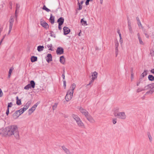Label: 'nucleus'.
<instances>
[{"mask_svg":"<svg viewBox=\"0 0 154 154\" xmlns=\"http://www.w3.org/2000/svg\"><path fill=\"white\" fill-rule=\"evenodd\" d=\"M78 109H79L80 112L82 113V114L85 115V117L88 116L89 114L88 112L85 109H83L82 107H79Z\"/></svg>","mask_w":154,"mask_h":154,"instance_id":"4","label":"nucleus"},{"mask_svg":"<svg viewBox=\"0 0 154 154\" xmlns=\"http://www.w3.org/2000/svg\"><path fill=\"white\" fill-rule=\"evenodd\" d=\"M56 53L57 54H62L63 53V49L61 47H58L56 50Z\"/></svg>","mask_w":154,"mask_h":154,"instance_id":"9","label":"nucleus"},{"mask_svg":"<svg viewBox=\"0 0 154 154\" xmlns=\"http://www.w3.org/2000/svg\"><path fill=\"white\" fill-rule=\"evenodd\" d=\"M14 21V20L12 17H11L10 20V24L9 27V30L8 31V34L10 33L13 25V23Z\"/></svg>","mask_w":154,"mask_h":154,"instance_id":"7","label":"nucleus"},{"mask_svg":"<svg viewBox=\"0 0 154 154\" xmlns=\"http://www.w3.org/2000/svg\"><path fill=\"white\" fill-rule=\"evenodd\" d=\"M41 25L44 27L45 29H47L49 27V25L45 21L41 19L40 21Z\"/></svg>","mask_w":154,"mask_h":154,"instance_id":"6","label":"nucleus"},{"mask_svg":"<svg viewBox=\"0 0 154 154\" xmlns=\"http://www.w3.org/2000/svg\"><path fill=\"white\" fill-rule=\"evenodd\" d=\"M20 7V6L18 4H17L16 5V10L15 12V16H17V11H18L19 10Z\"/></svg>","mask_w":154,"mask_h":154,"instance_id":"26","label":"nucleus"},{"mask_svg":"<svg viewBox=\"0 0 154 154\" xmlns=\"http://www.w3.org/2000/svg\"><path fill=\"white\" fill-rule=\"evenodd\" d=\"M76 123L79 127L82 128H85V125L81 119L77 122Z\"/></svg>","mask_w":154,"mask_h":154,"instance_id":"12","label":"nucleus"},{"mask_svg":"<svg viewBox=\"0 0 154 154\" xmlns=\"http://www.w3.org/2000/svg\"><path fill=\"white\" fill-rule=\"evenodd\" d=\"M150 71L151 73L154 74V69H152Z\"/></svg>","mask_w":154,"mask_h":154,"instance_id":"58","label":"nucleus"},{"mask_svg":"<svg viewBox=\"0 0 154 154\" xmlns=\"http://www.w3.org/2000/svg\"><path fill=\"white\" fill-rule=\"evenodd\" d=\"M50 32H51V33H50V35L52 37H54V38H55V37H56L55 35L54 34H52L51 33H53V32L51 31Z\"/></svg>","mask_w":154,"mask_h":154,"instance_id":"50","label":"nucleus"},{"mask_svg":"<svg viewBox=\"0 0 154 154\" xmlns=\"http://www.w3.org/2000/svg\"><path fill=\"white\" fill-rule=\"evenodd\" d=\"M128 25L130 33L131 34H133V31L131 27V23L128 18Z\"/></svg>","mask_w":154,"mask_h":154,"instance_id":"5","label":"nucleus"},{"mask_svg":"<svg viewBox=\"0 0 154 154\" xmlns=\"http://www.w3.org/2000/svg\"><path fill=\"white\" fill-rule=\"evenodd\" d=\"M47 46L48 48H49V50H51V51H53L54 50L52 48V45L51 44L48 45Z\"/></svg>","mask_w":154,"mask_h":154,"instance_id":"32","label":"nucleus"},{"mask_svg":"<svg viewBox=\"0 0 154 154\" xmlns=\"http://www.w3.org/2000/svg\"><path fill=\"white\" fill-rule=\"evenodd\" d=\"M3 95V93L1 89L0 88V97H2Z\"/></svg>","mask_w":154,"mask_h":154,"instance_id":"49","label":"nucleus"},{"mask_svg":"<svg viewBox=\"0 0 154 154\" xmlns=\"http://www.w3.org/2000/svg\"><path fill=\"white\" fill-rule=\"evenodd\" d=\"M94 79H91V80L90 81L89 83L88 84L91 85H93L92 83L94 82Z\"/></svg>","mask_w":154,"mask_h":154,"instance_id":"48","label":"nucleus"},{"mask_svg":"<svg viewBox=\"0 0 154 154\" xmlns=\"http://www.w3.org/2000/svg\"><path fill=\"white\" fill-rule=\"evenodd\" d=\"M44 47L43 46L39 45L37 47V50L38 51L40 52L42 51L43 50Z\"/></svg>","mask_w":154,"mask_h":154,"instance_id":"24","label":"nucleus"},{"mask_svg":"<svg viewBox=\"0 0 154 154\" xmlns=\"http://www.w3.org/2000/svg\"><path fill=\"white\" fill-rule=\"evenodd\" d=\"M62 25H60L59 24H58V29L59 30H61V26Z\"/></svg>","mask_w":154,"mask_h":154,"instance_id":"60","label":"nucleus"},{"mask_svg":"<svg viewBox=\"0 0 154 154\" xmlns=\"http://www.w3.org/2000/svg\"><path fill=\"white\" fill-rule=\"evenodd\" d=\"M149 89H150V88H149V85H147L144 88H143V89H144V91H145V90Z\"/></svg>","mask_w":154,"mask_h":154,"instance_id":"42","label":"nucleus"},{"mask_svg":"<svg viewBox=\"0 0 154 154\" xmlns=\"http://www.w3.org/2000/svg\"><path fill=\"white\" fill-rule=\"evenodd\" d=\"M72 117L76 121V122H78L79 120H80L79 117L77 115L75 114H72Z\"/></svg>","mask_w":154,"mask_h":154,"instance_id":"15","label":"nucleus"},{"mask_svg":"<svg viewBox=\"0 0 154 154\" xmlns=\"http://www.w3.org/2000/svg\"><path fill=\"white\" fill-rule=\"evenodd\" d=\"M62 148L63 149L64 151L66 153V154H70V152L69 150L68 149H67L64 146H62Z\"/></svg>","mask_w":154,"mask_h":154,"instance_id":"20","label":"nucleus"},{"mask_svg":"<svg viewBox=\"0 0 154 154\" xmlns=\"http://www.w3.org/2000/svg\"><path fill=\"white\" fill-rule=\"evenodd\" d=\"M137 24L138 26L139 27H140L142 29L143 28V26L140 22H138Z\"/></svg>","mask_w":154,"mask_h":154,"instance_id":"43","label":"nucleus"},{"mask_svg":"<svg viewBox=\"0 0 154 154\" xmlns=\"http://www.w3.org/2000/svg\"><path fill=\"white\" fill-rule=\"evenodd\" d=\"M20 115V112H19L18 110H17L15 112V113L13 114V116L16 119Z\"/></svg>","mask_w":154,"mask_h":154,"instance_id":"14","label":"nucleus"},{"mask_svg":"<svg viewBox=\"0 0 154 154\" xmlns=\"http://www.w3.org/2000/svg\"><path fill=\"white\" fill-rule=\"evenodd\" d=\"M49 20L51 23L52 24H53L54 22V17L53 16L52 14H51L50 15V17L49 19Z\"/></svg>","mask_w":154,"mask_h":154,"instance_id":"21","label":"nucleus"},{"mask_svg":"<svg viewBox=\"0 0 154 154\" xmlns=\"http://www.w3.org/2000/svg\"><path fill=\"white\" fill-rule=\"evenodd\" d=\"M65 76L64 74V73H63V74H62V77L63 79H65Z\"/></svg>","mask_w":154,"mask_h":154,"instance_id":"63","label":"nucleus"},{"mask_svg":"<svg viewBox=\"0 0 154 154\" xmlns=\"http://www.w3.org/2000/svg\"><path fill=\"white\" fill-rule=\"evenodd\" d=\"M18 98V97H16V103L17 105H20L21 104V101L20 100H19Z\"/></svg>","mask_w":154,"mask_h":154,"instance_id":"30","label":"nucleus"},{"mask_svg":"<svg viewBox=\"0 0 154 154\" xmlns=\"http://www.w3.org/2000/svg\"><path fill=\"white\" fill-rule=\"evenodd\" d=\"M70 91H68L67 92L66 94L65 97V99L67 102L70 100L73 97V93Z\"/></svg>","mask_w":154,"mask_h":154,"instance_id":"3","label":"nucleus"},{"mask_svg":"<svg viewBox=\"0 0 154 154\" xmlns=\"http://www.w3.org/2000/svg\"><path fill=\"white\" fill-rule=\"evenodd\" d=\"M29 84L30 86L32 87V88H34L35 87V83L33 80H31Z\"/></svg>","mask_w":154,"mask_h":154,"instance_id":"23","label":"nucleus"},{"mask_svg":"<svg viewBox=\"0 0 154 154\" xmlns=\"http://www.w3.org/2000/svg\"><path fill=\"white\" fill-rule=\"evenodd\" d=\"M81 23L82 25L86 26L87 25L86 21L84 20L83 19L81 20Z\"/></svg>","mask_w":154,"mask_h":154,"instance_id":"29","label":"nucleus"},{"mask_svg":"<svg viewBox=\"0 0 154 154\" xmlns=\"http://www.w3.org/2000/svg\"><path fill=\"white\" fill-rule=\"evenodd\" d=\"M93 0H87L85 2V4L86 5H89V2L90 1H92Z\"/></svg>","mask_w":154,"mask_h":154,"instance_id":"46","label":"nucleus"},{"mask_svg":"<svg viewBox=\"0 0 154 154\" xmlns=\"http://www.w3.org/2000/svg\"><path fill=\"white\" fill-rule=\"evenodd\" d=\"M154 91V90L153 89H151L150 90L147 91L146 94H148L149 93H150L151 94H152L153 93Z\"/></svg>","mask_w":154,"mask_h":154,"instance_id":"34","label":"nucleus"},{"mask_svg":"<svg viewBox=\"0 0 154 154\" xmlns=\"http://www.w3.org/2000/svg\"><path fill=\"white\" fill-rule=\"evenodd\" d=\"M9 109L7 108V109L6 110V114L7 116H8V114L9 113Z\"/></svg>","mask_w":154,"mask_h":154,"instance_id":"55","label":"nucleus"},{"mask_svg":"<svg viewBox=\"0 0 154 154\" xmlns=\"http://www.w3.org/2000/svg\"><path fill=\"white\" fill-rule=\"evenodd\" d=\"M63 86L64 87V88H66V81L64 80H63Z\"/></svg>","mask_w":154,"mask_h":154,"instance_id":"45","label":"nucleus"},{"mask_svg":"<svg viewBox=\"0 0 154 154\" xmlns=\"http://www.w3.org/2000/svg\"><path fill=\"white\" fill-rule=\"evenodd\" d=\"M140 44L141 45H143L144 43L143 42L141 38H138Z\"/></svg>","mask_w":154,"mask_h":154,"instance_id":"39","label":"nucleus"},{"mask_svg":"<svg viewBox=\"0 0 154 154\" xmlns=\"http://www.w3.org/2000/svg\"><path fill=\"white\" fill-rule=\"evenodd\" d=\"M112 123L114 124H115L116 123V119H115L112 120Z\"/></svg>","mask_w":154,"mask_h":154,"instance_id":"53","label":"nucleus"},{"mask_svg":"<svg viewBox=\"0 0 154 154\" xmlns=\"http://www.w3.org/2000/svg\"><path fill=\"white\" fill-rule=\"evenodd\" d=\"M76 85L75 83H73L72 84L71 87L70 88V89L68 90L69 91H71V92L73 93L74 90L75 88Z\"/></svg>","mask_w":154,"mask_h":154,"instance_id":"18","label":"nucleus"},{"mask_svg":"<svg viewBox=\"0 0 154 154\" xmlns=\"http://www.w3.org/2000/svg\"><path fill=\"white\" fill-rule=\"evenodd\" d=\"M24 109H23V108H21L20 109L18 110L19 112H20V115L22 114L24 112V110H23Z\"/></svg>","mask_w":154,"mask_h":154,"instance_id":"40","label":"nucleus"},{"mask_svg":"<svg viewBox=\"0 0 154 154\" xmlns=\"http://www.w3.org/2000/svg\"><path fill=\"white\" fill-rule=\"evenodd\" d=\"M64 34L65 35H66L68 33L70 32V29L67 27L66 26L64 27L63 28Z\"/></svg>","mask_w":154,"mask_h":154,"instance_id":"11","label":"nucleus"},{"mask_svg":"<svg viewBox=\"0 0 154 154\" xmlns=\"http://www.w3.org/2000/svg\"><path fill=\"white\" fill-rule=\"evenodd\" d=\"M12 106V104L11 102L8 103L7 108L9 109V107H11Z\"/></svg>","mask_w":154,"mask_h":154,"instance_id":"41","label":"nucleus"},{"mask_svg":"<svg viewBox=\"0 0 154 154\" xmlns=\"http://www.w3.org/2000/svg\"><path fill=\"white\" fill-rule=\"evenodd\" d=\"M115 48H118L119 46V43L118 41H116L115 42Z\"/></svg>","mask_w":154,"mask_h":154,"instance_id":"47","label":"nucleus"},{"mask_svg":"<svg viewBox=\"0 0 154 154\" xmlns=\"http://www.w3.org/2000/svg\"><path fill=\"white\" fill-rule=\"evenodd\" d=\"M97 76V73L95 71L93 72V73L92 74V77L91 78V79H93L95 80V79H96Z\"/></svg>","mask_w":154,"mask_h":154,"instance_id":"17","label":"nucleus"},{"mask_svg":"<svg viewBox=\"0 0 154 154\" xmlns=\"http://www.w3.org/2000/svg\"><path fill=\"white\" fill-rule=\"evenodd\" d=\"M118 48H115V51H116V56H117V55L118 54Z\"/></svg>","mask_w":154,"mask_h":154,"instance_id":"52","label":"nucleus"},{"mask_svg":"<svg viewBox=\"0 0 154 154\" xmlns=\"http://www.w3.org/2000/svg\"><path fill=\"white\" fill-rule=\"evenodd\" d=\"M144 33L145 34V35L146 38H149V35L148 34H147L146 32H144Z\"/></svg>","mask_w":154,"mask_h":154,"instance_id":"51","label":"nucleus"},{"mask_svg":"<svg viewBox=\"0 0 154 154\" xmlns=\"http://www.w3.org/2000/svg\"><path fill=\"white\" fill-rule=\"evenodd\" d=\"M60 61L61 63L63 64L65 62V59L63 56H61L60 57Z\"/></svg>","mask_w":154,"mask_h":154,"instance_id":"27","label":"nucleus"},{"mask_svg":"<svg viewBox=\"0 0 154 154\" xmlns=\"http://www.w3.org/2000/svg\"><path fill=\"white\" fill-rule=\"evenodd\" d=\"M131 73H133V68H131Z\"/></svg>","mask_w":154,"mask_h":154,"instance_id":"62","label":"nucleus"},{"mask_svg":"<svg viewBox=\"0 0 154 154\" xmlns=\"http://www.w3.org/2000/svg\"><path fill=\"white\" fill-rule=\"evenodd\" d=\"M78 5L79 7V8L78 9L79 10H81L82 9V6L80 5V3L79 2V0H78Z\"/></svg>","mask_w":154,"mask_h":154,"instance_id":"37","label":"nucleus"},{"mask_svg":"<svg viewBox=\"0 0 154 154\" xmlns=\"http://www.w3.org/2000/svg\"><path fill=\"white\" fill-rule=\"evenodd\" d=\"M58 104L57 103H54V105L52 106L53 110H55L57 107Z\"/></svg>","mask_w":154,"mask_h":154,"instance_id":"35","label":"nucleus"},{"mask_svg":"<svg viewBox=\"0 0 154 154\" xmlns=\"http://www.w3.org/2000/svg\"><path fill=\"white\" fill-rule=\"evenodd\" d=\"M42 8L43 10H45L48 12L50 11V10L47 8L45 5L43 6Z\"/></svg>","mask_w":154,"mask_h":154,"instance_id":"33","label":"nucleus"},{"mask_svg":"<svg viewBox=\"0 0 154 154\" xmlns=\"http://www.w3.org/2000/svg\"><path fill=\"white\" fill-rule=\"evenodd\" d=\"M114 114L115 117L117 116L119 119L124 120L126 119V115L124 112H117L116 111H114Z\"/></svg>","mask_w":154,"mask_h":154,"instance_id":"2","label":"nucleus"},{"mask_svg":"<svg viewBox=\"0 0 154 154\" xmlns=\"http://www.w3.org/2000/svg\"><path fill=\"white\" fill-rule=\"evenodd\" d=\"M37 57H36L32 56L31 58V61L32 62H35L37 60Z\"/></svg>","mask_w":154,"mask_h":154,"instance_id":"25","label":"nucleus"},{"mask_svg":"<svg viewBox=\"0 0 154 154\" xmlns=\"http://www.w3.org/2000/svg\"><path fill=\"white\" fill-rule=\"evenodd\" d=\"M12 69H10L9 71V74H11L12 72Z\"/></svg>","mask_w":154,"mask_h":154,"instance_id":"57","label":"nucleus"},{"mask_svg":"<svg viewBox=\"0 0 154 154\" xmlns=\"http://www.w3.org/2000/svg\"><path fill=\"white\" fill-rule=\"evenodd\" d=\"M143 91V88H139L137 89V92L139 93Z\"/></svg>","mask_w":154,"mask_h":154,"instance_id":"38","label":"nucleus"},{"mask_svg":"<svg viewBox=\"0 0 154 154\" xmlns=\"http://www.w3.org/2000/svg\"><path fill=\"white\" fill-rule=\"evenodd\" d=\"M30 104V102H28L26 103V105L24 106L23 108H22L23 109H24L23 110H24V111L28 108Z\"/></svg>","mask_w":154,"mask_h":154,"instance_id":"19","label":"nucleus"},{"mask_svg":"<svg viewBox=\"0 0 154 154\" xmlns=\"http://www.w3.org/2000/svg\"><path fill=\"white\" fill-rule=\"evenodd\" d=\"M118 33L119 34V37H120V39H121L122 38H121V34L120 32V31L119 30L118 31Z\"/></svg>","mask_w":154,"mask_h":154,"instance_id":"56","label":"nucleus"},{"mask_svg":"<svg viewBox=\"0 0 154 154\" xmlns=\"http://www.w3.org/2000/svg\"><path fill=\"white\" fill-rule=\"evenodd\" d=\"M38 105V103L34 104L29 110V114L30 115L35 110L36 107Z\"/></svg>","mask_w":154,"mask_h":154,"instance_id":"8","label":"nucleus"},{"mask_svg":"<svg viewBox=\"0 0 154 154\" xmlns=\"http://www.w3.org/2000/svg\"><path fill=\"white\" fill-rule=\"evenodd\" d=\"M148 137L149 139V140L150 142L152 141V137L150 135H148Z\"/></svg>","mask_w":154,"mask_h":154,"instance_id":"54","label":"nucleus"},{"mask_svg":"<svg viewBox=\"0 0 154 154\" xmlns=\"http://www.w3.org/2000/svg\"><path fill=\"white\" fill-rule=\"evenodd\" d=\"M136 19L137 21H138V22H140L138 17H136Z\"/></svg>","mask_w":154,"mask_h":154,"instance_id":"61","label":"nucleus"},{"mask_svg":"<svg viewBox=\"0 0 154 154\" xmlns=\"http://www.w3.org/2000/svg\"><path fill=\"white\" fill-rule=\"evenodd\" d=\"M85 117L91 123H94L95 122V121L94 119L91 116L89 115V114H88V116H86Z\"/></svg>","mask_w":154,"mask_h":154,"instance_id":"10","label":"nucleus"},{"mask_svg":"<svg viewBox=\"0 0 154 154\" xmlns=\"http://www.w3.org/2000/svg\"><path fill=\"white\" fill-rule=\"evenodd\" d=\"M64 21V19L63 18L61 17L57 20V22L60 25H62Z\"/></svg>","mask_w":154,"mask_h":154,"instance_id":"13","label":"nucleus"},{"mask_svg":"<svg viewBox=\"0 0 154 154\" xmlns=\"http://www.w3.org/2000/svg\"><path fill=\"white\" fill-rule=\"evenodd\" d=\"M148 79L150 81L154 80V76L152 75H149L148 77Z\"/></svg>","mask_w":154,"mask_h":154,"instance_id":"28","label":"nucleus"},{"mask_svg":"<svg viewBox=\"0 0 154 154\" xmlns=\"http://www.w3.org/2000/svg\"><path fill=\"white\" fill-rule=\"evenodd\" d=\"M148 85L149 87V88H150V89H153V88H154V85L153 83L150 84Z\"/></svg>","mask_w":154,"mask_h":154,"instance_id":"36","label":"nucleus"},{"mask_svg":"<svg viewBox=\"0 0 154 154\" xmlns=\"http://www.w3.org/2000/svg\"><path fill=\"white\" fill-rule=\"evenodd\" d=\"M140 83V82H137V86H138L139 85Z\"/></svg>","mask_w":154,"mask_h":154,"instance_id":"64","label":"nucleus"},{"mask_svg":"<svg viewBox=\"0 0 154 154\" xmlns=\"http://www.w3.org/2000/svg\"><path fill=\"white\" fill-rule=\"evenodd\" d=\"M32 88V87L30 86V85L29 84L24 87V89L25 90H28L30 88Z\"/></svg>","mask_w":154,"mask_h":154,"instance_id":"31","label":"nucleus"},{"mask_svg":"<svg viewBox=\"0 0 154 154\" xmlns=\"http://www.w3.org/2000/svg\"><path fill=\"white\" fill-rule=\"evenodd\" d=\"M137 35L138 37V38H141L140 35L139 33H138L137 34Z\"/></svg>","mask_w":154,"mask_h":154,"instance_id":"59","label":"nucleus"},{"mask_svg":"<svg viewBox=\"0 0 154 154\" xmlns=\"http://www.w3.org/2000/svg\"><path fill=\"white\" fill-rule=\"evenodd\" d=\"M92 86V85L88 84L86 85V87L87 88L89 89Z\"/></svg>","mask_w":154,"mask_h":154,"instance_id":"44","label":"nucleus"},{"mask_svg":"<svg viewBox=\"0 0 154 154\" xmlns=\"http://www.w3.org/2000/svg\"><path fill=\"white\" fill-rule=\"evenodd\" d=\"M147 70H144V72L142 74L140 78L141 79L143 78L144 76L147 75Z\"/></svg>","mask_w":154,"mask_h":154,"instance_id":"22","label":"nucleus"},{"mask_svg":"<svg viewBox=\"0 0 154 154\" xmlns=\"http://www.w3.org/2000/svg\"><path fill=\"white\" fill-rule=\"evenodd\" d=\"M6 132L7 134L9 136L14 135L17 139L19 138V133L16 125H12L8 126L6 128Z\"/></svg>","mask_w":154,"mask_h":154,"instance_id":"1","label":"nucleus"},{"mask_svg":"<svg viewBox=\"0 0 154 154\" xmlns=\"http://www.w3.org/2000/svg\"><path fill=\"white\" fill-rule=\"evenodd\" d=\"M47 58L46 59V60L49 63L51 61H52V56L51 54H48Z\"/></svg>","mask_w":154,"mask_h":154,"instance_id":"16","label":"nucleus"}]
</instances>
